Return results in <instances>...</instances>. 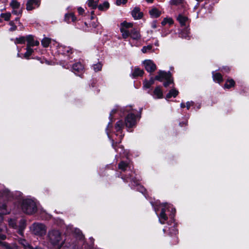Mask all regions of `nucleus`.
<instances>
[{
  "mask_svg": "<svg viewBox=\"0 0 249 249\" xmlns=\"http://www.w3.org/2000/svg\"><path fill=\"white\" fill-rule=\"evenodd\" d=\"M155 99L162 98L163 96L162 91L160 87H157L155 88L152 94Z\"/></svg>",
  "mask_w": 249,
  "mask_h": 249,
  "instance_id": "nucleus-18",
  "label": "nucleus"
},
{
  "mask_svg": "<svg viewBox=\"0 0 249 249\" xmlns=\"http://www.w3.org/2000/svg\"><path fill=\"white\" fill-rule=\"evenodd\" d=\"M224 70H225V71H227V72H228L229 71H230V68H229V67H226L224 68Z\"/></svg>",
  "mask_w": 249,
  "mask_h": 249,
  "instance_id": "nucleus-56",
  "label": "nucleus"
},
{
  "mask_svg": "<svg viewBox=\"0 0 249 249\" xmlns=\"http://www.w3.org/2000/svg\"><path fill=\"white\" fill-rule=\"evenodd\" d=\"M151 26L153 28H157V22L156 21H154L151 24Z\"/></svg>",
  "mask_w": 249,
  "mask_h": 249,
  "instance_id": "nucleus-51",
  "label": "nucleus"
},
{
  "mask_svg": "<svg viewBox=\"0 0 249 249\" xmlns=\"http://www.w3.org/2000/svg\"><path fill=\"white\" fill-rule=\"evenodd\" d=\"M198 2H200L202 1L203 0H196Z\"/></svg>",
  "mask_w": 249,
  "mask_h": 249,
  "instance_id": "nucleus-59",
  "label": "nucleus"
},
{
  "mask_svg": "<svg viewBox=\"0 0 249 249\" xmlns=\"http://www.w3.org/2000/svg\"><path fill=\"white\" fill-rule=\"evenodd\" d=\"M179 125H180V126H182V125H181V123H180V124H179Z\"/></svg>",
  "mask_w": 249,
  "mask_h": 249,
  "instance_id": "nucleus-63",
  "label": "nucleus"
},
{
  "mask_svg": "<svg viewBox=\"0 0 249 249\" xmlns=\"http://www.w3.org/2000/svg\"><path fill=\"white\" fill-rule=\"evenodd\" d=\"M130 163L127 161H122L118 164V168L123 171H124L127 168H130Z\"/></svg>",
  "mask_w": 249,
  "mask_h": 249,
  "instance_id": "nucleus-20",
  "label": "nucleus"
},
{
  "mask_svg": "<svg viewBox=\"0 0 249 249\" xmlns=\"http://www.w3.org/2000/svg\"><path fill=\"white\" fill-rule=\"evenodd\" d=\"M51 38L48 37H44L41 40V44L44 47L47 48L49 46V44L51 43Z\"/></svg>",
  "mask_w": 249,
  "mask_h": 249,
  "instance_id": "nucleus-33",
  "label": "nucleus"
},
{
  "mask_svg": "<svg viewBox=\"0 0 249 249\" xmlns=\"http://www.w3.org/2000/svg\"><path fill=\"white\" fill-rule=\"evenodd\" d=\"M83 70L84 67L81 63H76L72 66V70L75 74L82 72Z\"/></svg>",
  "mask_w": 249,
  "mask_h": 249,
  "instance_id": "nucleus-16",
  "label": "nucleus"
},
{
  "mask_svg": "<svg viewBox=\"0 0 249 249\" xmlns=\"http://www.w3.org/2000/svg\"><path fill=\"white\" fill-rule=\"evenodd\" d=\"M75 232L77 235V237L79 239H82L83 238V235L81 232V231L79 229H75Z\"/></svg>",
  "mask_w": 249,
  "mask_h": 249,
  "instance_id": "nucleus-41",
  "label": "nucleus"
},
{
  "mask_svg": "<svg viewBox=\"0 0 249 249\" xmlns=\"http://www.w3.org/2000/svg\"><path fill=\"white\" fill-rule=\"evenodd\" d=\"M48 237L50 243L53 246L57 245L59 249L64 243L62 240L61 234L58 230H53L49 231Z\"/></svg>",
  "mask_w": 249,
  "mask_h": 249,
  "instance_id": "nucleus-2",
  "label": "nucleus"
},
{
  "mask_svg": "<svg viewBox=\"0 0 249 249\" xmlns=\"http://www.w3.org/2000/svg\"><path fill=\"white\" fill-rule=\"evenodd\" d=\"M166 81L164 83L163 85L165 87H167L170 84L173 83V79L171 78L168 80H165Z\"/></svg>",
  "mask_w": 249,
  "mask_h": 249,
  "instance_id": "nucleus-45",
  "label": "nucleus"
},
{
  "mask_svg": "<svg viewBox=\"0 0 249 249\" xmlns=\"http://www.w3.org/2000/svg\"><path fill=\"white\" fill-rule=\"evenodd\" d=\"M180 36L182 38L189 39H190V36H189V30L187 29L184 30V31H182L180 34Z\"/></svg>",
  "mask_w": 249,
  "mask_h": 249,
  "instance_id": "nucleus-31",
  "label": "nucleus"
},
{
  "mask_svg": "<svg viewBox=\"0 0 249 249\" xmlns=\"http://www.w3.org/2000/svg\"><path fill=\"white\" fill-rule=\"evenodd\" d=\"M165 230H165V229H164L163 230V231H164V232H165Z\"/></svg>",
  "mask_w": 249,
  "mask_h": 249,
  "instance_id": "nucleus-62",
  "label": "nucleus"
},
{
  "mask_svg": "<svg viewBox=\"0 0 249 249\" xmlns=\"http://www.w3.org/2000/svg\"><path fill=\"white\" fill-rule=\"evenodd\" d=\"M6 238V236L5 234L0 233V239L1 240H5Z\"/></svg>",
  "mask_w": 249,
  "mask_h": 249,
  "instance_id": "nucleus-50",
  "label": "nucleus"
},
{
  "mask_svg": "<svg viewBox=\"0 0 249 249\" xmlns=\"http://www.w3.org/2000/svg\"><path fill=\"white\" fill-rule=\"evenodd\" d=\"M194 104V103L193 102H187L186 103V108L187 109H189L190 107L192 106Z\"/></svg>",
  "mask_w": 249,
  "mask_h": 249,
  "instance_id": "nucleus-49",
  "label": "nucleus"
},
{
  "mask_svg": "<svg viewBox=\"0 0 249 249\" xmlns=\"http://www.w3.org/2000/svg\"><path fill=\"white\" fill-rule=\"evenodd\" d=\"M174 23V20L171 18H164L161 24L162 26H165L166 24H169V25H171Z\"/></svg>",
  "mask_w": 249,
  "mask_h": 249,
  "instance_id": "nucleus-27",
  "label": "nucleus"
},
{
  "mask_svg": "<svg viewBox=\"0 0 249 249\" xmlns=\"http://www.w3.org/2000/svg\"><path fill=\"white\" fill-rule=\"evenodd\" d=\"M125 123L128 128L135 126L136 124V116L133 112L129 113L125 118Z\"/></svg>",
  "mask_w": 249,
  "mask_h": 249,
  "instance_id": "nucleus-6",
  "label": "nucleus"
},
{
  "mask_svg": "<svg viewBox=\"0 0 249 249\" xmlns=\"http://www.w3.org/2000/svg\"><path fill=\"white\" fill-rule=\"evenodd\" d=\"M98 0H88L87 1V4L88 5L91 7L92 9H95L98 7Z\"/></svg>",
  "mask_w": 249,
  "mask_h": 249,
  "instance_id": "nucleus-26",
  "label": "nucleus"
},
{
  "mask_svg": "<svg viewBox=\"0 0 249 249\" xmlns=\"http://www.w3.org/2000/svg\"><path fill=\"white\" fill-rule=\"evenodd\" d=\"M11 16V14L10 13H3L1 14V17L6 21H8L10 19Z\"/></svg>",
  "mask_w": 249,
  "mask_h": 249,
  "instance_id": "nucleus-40",
  "label": "nucleus"
},
{
  "mask_svg": "<svg viewBox=\"0 0 249 249\" xmlns=\"http://www.w3.org/2000/svg\"><path fill=\"white\" fill-rule=\"evenodd\" d=\"M213 77L214 81L219 83L223 81L222 76L219 73L213 72Z\"/></svg>",
  "mask_w": 249,
  "mask_h": 249,
  "instance_id": "nucleus-21",
  "label": "nucleus"
},
{
  "mask_svg": "<svg viewBox=\"0 0 249 249\" xmlns=\"http://www.w3.org/2000/svg\"><path fill=\"white\" fill-rule=\"evenodd\" d=\"M92 67L94 71L95 72H97L101 70L102 68V64L101 63H98L96 64L93 65Z\"/></svg>",
  "mask_w": 249,
  "mask_h": 249,
  "instance_id": "nucleus-39",
  "label": "nucleus"
},
{
  "mask_svg": "<svg viewBox=\"0 0 249 249\" xmlns=\"http://www.w3.org/2000/svg\"><path fill=\"white\" fill-rule=\"evenodd\" d=\"M26 40V37L20 36L18 38H16L15 39L14 42L16 44H24Z\"/></svg>",
  "mask_w": 249,
  "mask_h": 249,
  "instance_id": "nucleus-37",
  "label": "nucleus"
},
{
  "mask_svg": "<svg viewBox=\"0 0 249 249\" xmlns=\"http://www.w3.org/2000/svg\"><path fill=\"white\" fill-rule=\"evenodd\" d=\"M34 50L31 48V47L27 45L26 52L24 53V57L27 59H29V56L32 54Z\"/></svg>",
  "mask_w": 249,
  "mask_h": 249,
  "instance_id": "nucleus-35",
  "label": "nucleus"
},
{
  "mask_svg": "<svg viewBox=\"0 0 249 249\" xmlns=\"http://www.w3.org/2000/svg\"><path fill=\"white\" fill-rule=\"evenodd\" d=\"M9 25L11 26L9 29L10 31H14L17 29V26L15 25L13 21H10Z\"/></svg>",
  "mask_w": 249,
  "mask_h": 249,
  "instance_id": "nucleus-42",
  "label": "nucleus"
},
{
  "mask_svg": "<svg viewBox=\"0 0 249 249\" xmlns=\"http://www.w3.org/2000/svg\"><path fill=\"white\" fill-rule=\"evenodd\" d=\"M39 0H28L26 4L27 10H32L36 7H38L40 5Z\"/></svg>",
  "mask_w": 249,
  "mask_h": 249,
  "instance_id": "nucleus-11",
  "label": "nucleus"
},
{
  "mask_svg": "<svg viewBox=\"0 0 249 249\" xmlns=\"http://www.w3.org/2000/svg\"><path fill=\"white\" fill-rule=\"evenodd\" d=\"M18 241L23 247L24 249H33L25 239H19Z\"/></svg>",
  "mask_w": 249,
  "mask_h": 249,
  "instance_id": "nucleus-23",
  "label": "nucleus"
},
{
  "mask_svg": "<svg viewBox=\"0 0 249 249\" xmlns=\"http://www.w3.org/2000/svg\"><path fill=\"white\" fill-rule=\"evenodd\" d=\"M9 224L12 228H16L17 227L16 222L14 219H10L9 220Z\"/></svg>",
  "mask_w": 249,
  "mask_h": 249,
  "instance_id": "nucleus-43",
  "label": "nucleus"
},
{
  "mask_svg": "<svg viewBox=\"0 0 249 249\" xmlns=\"http://www.w3.org/2000/svg\"><path fill=\"white\" fill-rule=\"evenodd\" d=\"M127 0H116V4L118 5H120L122 4H125Z\"/></svg>",
  "mask_w": 249,
  "mask_h": 249,
  "instance_id": "nucleus-46",
  "label": "nucleus"
},
{
  "mask_svg": "<svg viewBox=\"0 0 249 249\" xmlns=\"http://www.w3.org/2000/svg\"><path fill=\"white\" fill-rule=\"evenodd\" d=\"M77 10L79 14L81 15H83L85 12L84 9L81 7H79L77 8Z\"/></svg>",
  "mask_w": 249,
  "mask_h": 249,
  "instance_id": "nucleus-47",
  "label": "nucleus"
},
{
  "mask_svg": "<svg viewBox=\"0 0 249 249\" xmlns=\"http://www.w3.org/2000/svg\"><path fill=\"white\" fill-rule=\"evenodd\" d=\"M133 40H138L141 38V35L138 31L134 29L129 32V36Z\"/></svg>",
  "mask_w": 249,
  "mask_h": 249,
  "instance_id": "nucleus-17",
  "label": "nucleus"
},
{
  "mask_svg": "<svg viewBox=\"0 0 249 249\" xmlns=\"http://www.w3.org/2000/svg\"><path fill=\"white\" fill-rule=\"evenodd\" d=\"M15 20H16V21H18V20H19V18H16L15 19Z\"/></svg>",
  "mask_w": 249,
  "mask_h": 249,
  "instance_id": "nucleus-61",
  "label": "nucleus"
},
{
  "mask_svg": "<svg viewBox=\"0 0 249 249\" xmlns=\"http://www.w3.org/2000/svg\"><path fill=\"white\" fill-rule=\"evenodd\" d=\"M123 125V122L121 120L119 121L116 123L115 125V129H116L118 132V134H116L117 135L121 133L120 131L122 130Z\"/></svg>",
  "mask_w": 249,
  "mask_h": 249,
  "instance_id": "nucleus-29",
  "label": "nucleus"
},
{
  "mask_svg": "<svg viewBox=\"0 0 249 249\" xmlns=\"http://www.w3.org/2000/svg\"><path fill=\"white\" fill-rule=\"evenodd\" d=\"M170 209H171V214L169 216V217L171 219L169 222L170 223V225H172V223H173V226L171 227V229H170V233L171 234H176L178 231L175 227V224H174L173 219V215L176 213L175 209L172 207V205L167 203L160 204L159 205L157 204L156 207H154V209L159 218V220L162 224L165 223V222L167 220L168 217L165 213L170 211ZM168 224H169V223Z\"/></svg>",
  "mask_w": 249,
  "mask_h": 249,
  "instance_id": "nucleus-1",
  "label": "nucleus"
},
{
  "mask_svg": "<svg viewBox=\"0 0 249 249\" xmlns=\"http://www.w3.org/2000/svg\"><path fill=\"white\" fill-rule=\"evenodd\" d=\"M109 7V4L107 1H105L103 3L100 4L98 6V8L100 11H106Z\"/></svg>",
  "mask_w": 249,
  "mask_h": 249,
  "instance_id": "nucleus-25",
  "label": "nucleus"
},
{
  "mask_svg": "<svg viewBox=\"0 0 249 249\" xmlns=\"http://www.w3.org/2000/svg\"><path fill=\"white\" fill-rule=\"evenodd\" d=\"M111 124H112L111 123H108V125H107V135H108V137H109V134H108V131H107V130H108V129L109 128V126H110V125H111Z\"/></svg>",
  "mask_w": 249,
  "mask_h": 249,
  "instance_id": "nucleus-55",
  "label": "nucleus"
},
{
  "mask_svg": "<svg viewBox=\"0 0 249 249\" xmlns=\"http://www.w3.org/2000/svg\"><path fill=\"white\" fill-rule=\"evenodd\" d=\"M93 13H94V11H92V12H91V14H93Z\"/></svg>",
  "mask_w": 249,
  "mask_h": 249,
  "instance_id": "nucleus-64",
  "label": "nucleus"
},
{
  "mask_svg": "<svg viewBox=\"0 0 249 249\" xmlns=\"http://www.w3.org/2000/svg\"><path fill=\"white\" fill-rule=\"evenodd\" d=\"M124 109H125L126 110V111L128 112L131 109V107H126Z\"/></svg>",
  "mask_w": 249,
  "mask_h": 249,
  "instance_id": "nucleus-52",
  "label": "nucleus"
},
{
  "mask_svg": "<svg viewBox=\"0 0 249 249\" xmlns=\"http://www.w3.org/2000/svg\"><path fill=\"white\" fill-rule=\"evenodd\" d=\"M76 18L73 13L66 14L65 16V20L68 22L74 21Z\"/></svg>",
  "mask_w": 249,
  "mask_h": 249,
  "instance_id": "nucleus-22",
  "label": "nucleus"
},
{
  "mask_svg": "<svg viewBox=\"0 0 249 249\" xmlns=\"http://www.w3.org/2000/svg\"><path fill=\"white\" fill-rule=\"evenodd\" d=\"M116 109H113V110L111 111V113H110V114L109 117H111V116L113 114H114V113H116Z\"/></svg>",
  "mask_w": 249,
  "mask_h": 249,
  "instance_id": "nucleus-54",
  "label": "nucleus"
},
{
  "mask_svg": "<svg viewBox=\"0 0 249 249\" xmlns=\"http://www.w3.org/2000/svg\"><path fill=\"white\" fill-rule=\"evenodd\" d=\"M169 2L171 5L183 6L185 1L184 0H170Z\"/></svg>",
  "mask_w": 249,
  "mask_h": 249,
  "instance_id": "nucleus-32",
  "label": "nucleus"
},
{
  "mask_svg": "<svg viewBox=\"0 0 249 249\" xmlns=\"http://www.w3.org/2000/svg\"><path fill=\"white\" fill-rule=\"evenodd\" d=\"M57 49L58 53L63 55H70L72 53V49L70 47L58 45Z\"/></svg>",
  "mask_w": 249,
  "mask_h": 249,
  "instance_id": "nucleus-7",
  "label": "nucleus"
},
{
  "mask_svg": "<svg viewBox=\"0 0 249 249\" xmlns=\"http://www.w3.org/2000/svg\"><path fill=\"white\" fill-rule=\"evenodd\" d=\"M145 70L149 72H153L156 69V65L151 60H146L143 62Z\"/></svg>",
  "mask_w": 249,
  "mask_h": 249,
  "instance_id": "nucleus-9",
  "label": "nucleus"
},
{
  "mask_svg": "<svg viewBox=\"0 0 249 249\" xmlns=\"http://www.w3.org/2000/svg\"><path fill=\"white\" fill-rule=\"evenodd\" d=\"M26 41L27 42V45L31 47L38 46L39 44V42L37 40H34L33 36L31 35L26 36Z\"/></svg>",
  "mask_w": 249,
  "mask_h": 249,
  "instance_id": "nucleus-15",
  "label": "nucleus"
},
{
  "mask_svg": "<svg viewBox=\"0 0 249 249\" xmlns=\"http://www.w3.org/2000/svg\"><path fill=\"white\" fill-rule=\"evenodd\" d=\"M185 107V105L184 103H181V104H180V107H181V108H183V107Z\"/></svg>",
  "mask_w": 249,
  "mask_h": 249,
  "instance_id": "nucleus-57",
  "label": "nucleus"
},
{
  "mask_svg": "<svg viewBox=\"0 0 249 249\" xmlns=\"http://www.w3.org/2000/svg\"><path fill=\"white\" fill-rule=\"evenodd\" d=\"M234 84L235 82L233 79L228 80L224 85V88L230 89L233 87Z\"/></svg>",
  "mask_w": 249,
  "mask_h": 249,
  "instance_id": "nucleus-36",
  "label": "nucleus"
},
{
  "mask_svg": "<svg viewBox=\"0 0 249 249\" xmlns=\"http://www.w3.org/2000/svg\"><path fill=\"white\" fill-rule=\"evenodd\" d=\"M177 19L180 23L181 26H186L189 22L188 18L182 14H179L178 16Z\"/></svg>",
  "mask_w": 249,
  "mask_h": 249,
  "instance_id": "nucleus-14",
  "label": "nucleus"
},
{
  "mask_svg": "<svg viewBox=\"0 0 249 249\" xmlns=\"http://www.w3.org/2000/svg\"><path fill=\"white\" fill-rule=\"evenodd\" d=\"M170 33V31L168 30L163 29L161 33V36L162 37H165Z\"/></svg>",
  "mask_w": 249,
  "mask_h": 249,
  "instance_id": "nucleus-44",
  "label": "nucleus"
},
{
  "mask_svg": "<svg viewBox=\"0 0 249 249\" xmlns=\"http://www.w3.org/2000/svg\"><path fill=\"white\" fill-rule=\"evenodd\" d=\"M131 15L135 19H141L143 16V13L140 11L138 7H135L131 12Z\"/></svg>",
  "mask_w": 249,
  "mask_h": 249,
  "instance_id": "nucleus-13",
  "label": "nucleus"
},
{
  "mask_svg": "<svg viewBox=\"0 0 249 249\" xmlns=\"http://www.w3.org/2000/svg\"><path fill=\"white\" fill-rule=\"evenodd\" d=\"M171 77V73L170 71L166 72L165 71H160L158 75H157L155 79L160 81H162L163 80H168Z\"/></svg>",
  "mask_w": 249,
  "mask_h": 249,
  "instance_id": "nucleus-8",
  "label": "nucleus"
},
{
  "mask_svg": "<svg viewBox=\"0 0 249 249\" xmlns=\"http://www.w3.org/2000/svg\"><path fill=\"white\" fill-rule=\"evenodd\" d=\"M35 249H42L41 248H39V247H36Z\"/></svg>",
  "mask_w": 249,
  "mask_h": 249,
  "instance_id": "nucleus-60",
  "label": "nucleus"
},
{
  "mask_svg": "<svg viewBox=\"0 0 249 249\" xmlns=\"http://www.w3.org/2000/svg\"><path fill=\"white\" fill-rule=\"evenodd\" d=\"M6 206L5 204H3L1 205H0V209H5Z\"/></svg>",
  "mask_w": 249,
  "mask_h": 249,
  "instance_id": "nucleus-53",
  "label": "nucleus"
},
{
  "mask_svg": "<svg viewBox=\"0 0 249 249\" xmlns=\"http://www.w3.org/2000/svg\"><path fill=\"white\" fill-rule=\"evenodd\" d=\"M154 0H146V1L149 3H152Z\"/></svg>",
  "mask_w": 249,
  "mask_h": 249,
  "instance_id": "nucleus-58",
  "label": "nucleus"
},
{
  "mask_svg": "<svg viewBox=\"0 0 249 249\" xmlns=\"http://www.w3.org/2000/svg\"><path fill=\"white\" fill-rule=\"evenodd\" d=\"M154 83V79L151 78L149 81L145 80L143 82V89H149Z\"/></svg>",
  "mask_w": 249,
  "mask_h": 249,
  "instance_id": "nucleus-24",
  "label": "nucleus"
},
{
  "mask_svg": "<svg viewBox=\"0 0 249 249\" xmlns=\"http://www.w3.org/2000/svg\"><path fill=\"white\" fill-rule=\"evenodd\" d=\"M121 25L120 31L122 33V36L124 38L126 39L129 36V32L127 29L132 28L133 27V23L124 21L121 23Z\"/></svg>",
  "mask_w": 249,
  "mask_h": 249,
  "instance_id": "nucleus-5",
  "label": "nucleus"
},
{
  "mask_svg": "<svg viewBox=\"0 0 249 249\" xmlns=\"http://www.w3.org/2000/svg\"><path fill=\"white\" fill-rule=\"evenodd\" d=\"M0 246L4 249H18V246L16 244H12L10 245L7 243L3 241H0Z\"/></svg>",
  "mask_w": 249,
  "mask_h": 249,
  "instance_id": "nucleus-19",
  "label": "nucleus"
},
{
  "mask_svg": "<svg viewBox=\"0 0 249 249\" xmlns=\"http://www.w3.org/2000/svg\"><path fill=\"white\" fill-rule=\"evenodd\" d=\"M10 6L13 8L12 13L15 15L21 14V10L20 8V3L16 0H12L10 2Z\"/></svg>",
  "mask_w": 249,
  "mask_h": 249,
  "instance_id": "nucleus-10",
  "label": "nucleus"
},
{
  "mask_svg": "<svg viewBox=\"0 0 249 249\" xmlns=\"http://www.w3.org/2000/svg\"><path fill=\"white\" fill-rule=\"evenodd\" d=\"M31 229L35 234L39 236L45 235L47 231L46 226L43 224L39 223L33 224L31 227Z\"/></svg>",
  "mask_w": 249,
  "mask_h": 249,
  "instance_id": "nucleus-4",
  "label": "nucleus"
},
{
  "mask_svg": "<svg viewBox=\"0 0 249 249\" xmlns=\"http://www.w3.org/2000/svg\"><path fill=\"white\" fill-rule=\"evenodd\" d=\"M178 91L176 89H171L169 92L166 95V98L169 99L172 97H175L178 94Z\"/></svg>",
  "mask_w": 249,
  "mask_h": 249,
  "instance_id": "nucleus-30",
  "label": "nucleus"
},
{
  "mask_svg": "<svg viewBox=\"0 0 249 249\" xmlns=\"http://www.w3.org/2000/svg\"><path fill=\"white\" fill-rule=\"evenodd\" d=\"M112 146L116 150V151H117L118 152H119L120 154H121L122 151H123L124 150L123 148L122 147L121 148V151H119L118 150V149L116 148V147L115 145V142H114V140H112Z\"/></svg>",
  "mask_w": 249,
  "mask_h": 249,
  "instance_id": "nucleus-48",
  "label": "nucleus"
},
{
  "mask_svg": "<svg viewBox=\"0 0 249 249\" xmlns=\"http://www.w3.org/2000/svg\"><path fill=\"white\" fill-rule=\"evenodd\" d=\"M152 46L151 45H148L146 46H143L142 49V51L143 53H149L152 51Z\"/></svg>",
  "mask_w": 249,
  "mask_h": 249,
  "instance_id": "nucleus-38",
  "label": "nucleus"
},
{
  "mask_svg": "<svg viewBox=\"0 0 249 249\" xmlns=\"http://www.w3.org/2000/svg\"><path fill=\"white\" fill-rule=\"evenodd\" d=\"M21 208L23 212L28 214H33L37 210L36 202L34 200L31 198H26L23 200Z\"/></svg>",
  "mask_w": 249,
  "mask_h": 249,
  "instance_id": "nucleus-3",
  "label": "nucleus"
},
{
  "mask_svg": "<svg viewBox=\"0 0 249 249\" xmlns=\"http://www.w3.org/2000/svg\"><path fill=\"white\" fill-rule=\"evenodd\" d=\"M134 184L133 185L134 186H136L134 189H136L137 190L140 191L143 194H145V189L144 187L141 185H140L137 182H135L134 181Z\"/></svg>",
  "mask_w": 249,
  "mask_h": 249,
  "instance_id": "nucleus-34",
  "label": "nucleus"
},
{
  "mask_svg": "<svg viewBox=\"0 0 249 249\" xmlns=\"http://www.w3.org/2000/svg\"><path fill=\"white\" fill-rule=\"evenodd\" d=\"M149 14L152 18H158L161 14V11L156 7H152L149 10Z\"/></svg>",
  "mask_w": 249,
  "mask_h": 249,
  "instance_id": "nucleus-12",
  "label": "nucleus"
},
{
  "mask_svg": "<svg viewBox=\"0 0 249 249\" xmlns=\"http://www.w3.org/2000/svg\"><path fill=\"white\" fill-rule=\"evenodd\" d=\"M143 73V70H142L138 68H136L134 69V70L132 73V75H133V77H136V76H142V75Z\"/></svg>",
  "mask_w": 249,
  "mask_h": 249,
  "instance_id": "nucleus-28",
  "label": "nucleus"
}]
</instances>
